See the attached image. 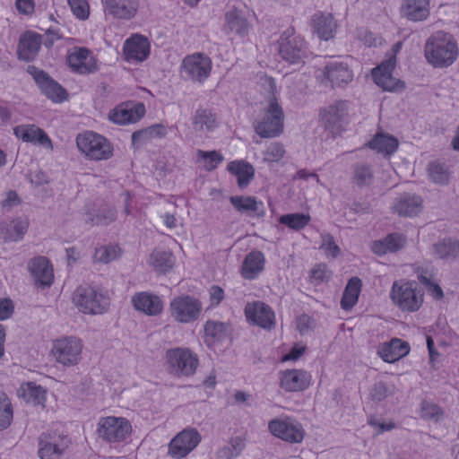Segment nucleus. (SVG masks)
Segmentation results:
<instances>
[{
    "mask_svg": "<svg viewBox=\"0 0 459 459\" xmlns=\"http://www.w3.org/2000/svg\"><path fill=\"white\" fill-rule=\"evenodd\" d=\"M321 248L325 250L328 257L335 258L340 254V247L336 245L331 234L323 236Z\"/></svg>",
    "mask_w": 459,
    "mask_h": 459,
    "instance_id": "56",
    "label": "nucleus"
},
{
    "mask_svg": "<svg viewBox=\"0 0 459 459\" xmlns=\"http://www.w3.org/2000/svg\"><path fill=\"white\" fill-rule=\"evenodd\" d=\"M247 320L264 329H271L275 325L273 310L262 301L247 303L245 307Z\"/></svg>",
    "mask_w": 459,
    "mask_h": 459,
    "instance_id": "21",
    "label": "nucleus"
},
{
    "mask_svg": "<svg viewBox=\"0 0 459 459\" xmlns=\"http://www.w3.org/2000/svg\"><path fill=\"white\" fill-rule=\"evenodd\" d=\"M66 62L71 71L78 74H89L98 69L97 59L92 52L84 47H74L70 49Z\"/></svg>",
    "mask_w": 459,
    "mask_h": 459,
    "instance_id": "16",
    "label": "nucleus"
},
{
    "mask_svg": "<svg viewBox=\"0 0 459 459\" xmlns=\"http://www.w3.org/2000/svg\"><path fill=\"white\" fill-rule=\"evenodd\" d=\"M166 359L171 370L177 375L190 376L199 364L197 356L188 349L174 348L168 350Z\"/></svg>",
    "mask_w": 459,
    "mask_h": 459,
    "instance_id": "9",
    "label": "nucleus"
},
{
    "mask_svg": "<svg viewBox=\"0 0 459 459\" xmlns=\"http://www.w3.org/2000/svg\"><path fill=\"white\" fill-rule=\"evenodd\" d=\"M210 303L211 306H218L224 299V290L222 288L217 285L211 287L210 290Z\"/></svg>",
    "mask_w": 459,
    "mask_h": 459,
    "instance_id": "61",
    "label": "nucleus"
},
{
    "mask_svg": "<svg viewBox=\"0 0 459 459\" xmlns=\"http://www.w3.org/2000/svg\"><path fill=\"white\" fill-rule=\"evenodd\" d=\"M197 157L200 160L204 161V167L208 171L215 169L224 160L222 154L217 151L206 152L198 150Z\"/></svg>",
    "mask_w": 459,
    "mask_h": 459,
    "instance_id": "47",
    "label": "nucleus"
},
{
    "mask_svg": "<svg viewBox=\"0 0 459 459\" xmlns=\"http://www.w3.org/2000/svg\"><path fill=\"white\" fill-rule=\"evenodd\" d=\"M395 65L396 57L394 54L372 69L371 74L375 83L384 91H401L405 87L403 82L394 78L392 75Z\"/></svg>",
    "mask_w": 459,
    "mask_h": 459,
    "instance_id": "12",
    "label": "nucleus"
},
{
    "mask_svg": "<svg viewBox=\"0 0 459 459\" xmlns=\"http://www.w3.org/2000/svg\"><path fill=\"white\" fill-rule=\"evenodd\" d=\"M420 415L423 419L437 420L443 415V411L438 405L428 401H423L421 403Z\"/></svg>",
    "mask_w": 459,
    "mask_h": 459,
    "instance_id": "53",
    "label": "nucleus"
},
{
    "mask_svg": "<svg viewBox=\"0 0 459 459\" xmlns=\"http://www.w3.org/2000/svg\"><path fill=\"white\" fill-rule=\"evenodd\" d=\"M121 255V249L118 246H104L96 248L94 254V259L101 263H109Z\"/></svg>",
    "mask_w": 459,
    "mask_h": 459,
    "instance_id": "49",
    "label": "nucleus"
},
{
    "mask_svg": "<svg viewBox=\"0 0 459 459\" xmlns=\"http://www.w3.org/2000/svg\"><path fill=\"white\" fill-rule=\"evenodd\" d=\"M227 169L238 179V185L240 188L247 187L255 175V169L253 166L244 160H233L230 161Z\"/></svg>",
    "mask_w": 459,
    "mask_h": 459,
    "instance_id": "38",
    "label": "nucleus"
},
{
    "mask_svg": "<svg viewBox=\"0 0 459 459\" xmlns=\"http://www.w3.org/2000/svg\"><path fill=\"white\" fill-rule=\"evenodd\" d=\"M132 431V424L125 417L106 416L100 418L98 422V436L109 444H119L126 441Z\"/></svg>",
    "mask_w": 459,
    "mask_h": 459,
    "instance_id": "5",
    "label": "nucleus"
},
{
    "mask_svg": "<svg viewBox=\"0 0 459 459\" xmlns=\"http://www.w3.org/2000/svg\"><path fill=\"white\" fill-rule=\"evenodd\" d=\"M358 38L368 47L377 46V44L381 41V39L375 37L370 31L365 29L358 30Z\"/></svg>",
    "mask_w": 459,
    "mask_h": 459,
    "instance_id": "60",
    "label": "nucleus"
},
{
    "mask_svg": "<svg viewBox=\"0 0 459 459\" xmlns=\"http://www.w3.org/2000/svg\"><path fill=\"white\" fill-rule=\"evenodd\" d=\"M423 292L414 281L400 280L393 283L390 298L403 312H416L423 304Z\"/></svg>",
    "mask_w": 459,
    "mask_h": 459,
    "instance_id": "2",
    "label": "nucleus"
},
{
    "mask_svg": "<svg viewBox=\"0 0 459 459\" xmlns=\"http://www.w3.org/2000/svg\"><path fill=\"white\" fill-rule=\"evenodd\" d=\"M353 79L352 71L349 68L348 65L343 62L333 61L330 62L322 71L323 83L329 82L332 87H342L351 82Z\"/></svg>",
    "mask_w": 459,
    "mask_h": 459,
    "instance_id": "22",
    "label": "nucleus"
},
{
    "mask_svg": "<svg viewBox=\"0 0 459 459\" xmlns=\"http://www.w3.org/2000/svg\"><path fill=\"white\" fill-rule=\"evenodd\" d=\"M346 111L347 103L346 101L341 100L320 112L321 121L324 123L325 129L328 130L333 137L340 135L344 130L343 125Z\"/></svg>",
    "mask_w": 459,
    "mask_h": 459,
    "instance_id": "19",
    "label": "nucleus"
},
{
    "mask_svg": "<svg viewBox=\"0 0 459 459\" xmlns=\"http://www.w3.org/2000/svg\"><path fill=\"white\" fill-rule=\"evenodd\" d=\"M361 289L362 281L359 277H351L348 281L340 302L343 310L349 311L358 303Z\"/></svg>",
    "mask_w": 459,
    "mask_h": 459,
    "instance_id": "39",
    "label": "nucleus"
},
{
    "mask_svg": "<svg viewBox=\"0 0 459 459\" xmlns=\"http://www.w3.org/2000/svg\"><path fill=\"white\" fill-rule=\"evenodd\" d=\"M264 255L261 251H251L243 261L241 275L244 279L254 280L264 271Z\"/></svg>",
    "mask_w": 459,
    "mask_h": 459,
    "instance_id": "33",
    "label": "nucleus"
},
{
    "mask_svg": "<svg viewBox=\"0 0 459 459\" xmlns=\"http://www.w3.org/2000/svg\"><path fill=\"white\" fill-rule=\"evenodd\" d=\"M227 325L221 322L208 320L204 325V342L212 347L226 336Z\"/></svg>",
    "mask_w": 459,
    "mask_h": 459,
    "instance_id": "40",
    "label": "nucleus"
},
{
    "mask_svg": "<svg viewBox=\"0 0 459 459\" xmlns=\"http://www.w3.org/2000/svg\"><path fill=\"white\" fill-rule=\"evenodd\" d=\"M422 202L420 195L405 194L396 200L394 209L399 215L412 217L421 212Z\"/></svg>",
    "mask_w": 459,
    "mask_h": 459,
    "instance_id": "34",
    "label": "nucleus"
},
{
    "mask_svg": "<svg viewBox=\"0 0 459 459\" xmlns=\"http://www.w3.org/2000/svg\"><path fill=\"white\" fill-rule=\"evenodd\" d=\"M73 301L84 314H103L109 307L107 292L99 291L91 286H79L74 293Z\"/></svg>",
    "mask_w": 459,
    "mask_h": 459,
    "instance_id": "3",
    "label": "nucleus"
},
{
    "mask_svg": "<svg viewBox=\"0 0 459 459\" xmlns=\"http://www.w3.org/2000/svg\"><path fill=\"white\" fill-rule=\"evenodd\" d=\"M41 44V35L37 32L26 31L21 36L19 40L18 57L25 61L33 60L37 56Z\"/></svg>",
    "mask_w": 459,
    "mask_h": 459,
    "instance_id": "28",
    "label": "nucleus"
},
{
    "mask_svg": "<svg viewBox=\"0 0 459 459\" xmlns=\"http://www.w3.org/2000/svg\"><path fill=\"white\" fill-rule=\"evenodd\" d=\"M285 151L280 143H272L264 153V160L268 162H277L284 156Z\"/></svg>",
    "mask_w": 459,
    "mask_h": 459,
    "instance_id": "58",
    "label": "nucleus"
},
{
    "mask_svg": "<svg viewBox=\"0 0 459 459\" xmlns=\"http://www.w3.org/2000/svg\"><path fill=\"white\" fill-rule=\"evenodd\" d=\"M13 134L22 142L43 147L48 152L54 149L49 136L35 125H19L13 128Z\"/></svg>",
    "mask_w": 459,
    "mask_h": 459,
    "instance_id": "23",
    "label": "nucleus"
},
{
    "mask_svg": "<svg viewBox=\"0 0 459 459\" xmlns=\"http://www.w3.org/2000/svg\"><path fill=\"white\" fill-rule=\"evenodd\" d=\"M13 420V407L11 400L0 392V431L8 429Z\"/></svg>",
    "mask_w": 459,
    "mask_h": 459,
    "instance_id": "43",
    "label": "nucleus"
},
{
    "mask_svg": "<svg viewBox=\"0 0 459 459\" xmlns=\"http://www.w3.org/2000/svg\"><path fill=\"white\" fill-rule=\"evenodd\" d=\"M27 72L33 77L41 92L54 102L61 103L67 99V92L58 82L47 73L34 65H29Z\"/></svg>",
    "mask_w": 459,
    "mask_h": 459,
    "instance_id": "14",
    "label": "nucleus"
},
{
    "mask_svg": "<svg viewBox=\"0 0 459 459\" xmlns=\"http://www.w3.org/2000/svg\"><path fill=\"white\" fill-rule=\"evenodd\" d=\"M15 7L19 13L31 15L35 10L34 0H15Z\"/></svg>",
    "mask_w": 459,
    "mask_h": 459,
    "instance_id": "59",
    "label": "nucleus"
},
{
    "mask_svg": "<svg viewBox=\"0 0 459 459\" xmlns=\"http://www.w3.org/2000/svg\"><path fill=\"white\" fill-rule=\"evenodd\" d=\"M73 14L79 20L85 21L90 16L88 0H67Z\"/></svg>",
    "mask_w": 459,
    "mask_h": 459,
    "instance_id": "52",
    "label": "nucleus"
},
{
    "mask_svg": "<svg viewBox=\"0 0 459 459\" xmlns=\"http://www.w3.org/2000/svg\"><path fill=\"white\" fill-rule=\"evenodd\" d=\"M418 279L420 283L426 286L429 294L432 298L437 300L443 298L444 293L441 287L438 284L431 281L430 279H429L427 276L423 274H420L418 276Z\"/></svg>",
    "mask_w": 459,
    "mask_h": 459,
    "instance_id": "57",
    "label": "nucleus"
},
{
    "mask_svg": "<svg viewBox=\"0 0 459 459\" xmlns=\"http://www.w3.org/2000/svg\"><path fill=\"white\" fill-rule=\"evenodd\" d=\"M201 440V436L194 429H184L174 437L169 444V455L181 459L194 450Z\"/></svg>",
    "mask_w": 459,
    "mask_h": 459,
    "instance_id": "18",
    "label": "nucleus"
},
{
    "mask_svg": "<svg viewBox=\"0 0 459 459\" xmlns=\"http://www.w3.org/2000/svg\"><path fill=\"white\" fill-rule=\"evenodd\" d=\"M433 252L439 258H456L459 257V242L451 239H443L441 242L433 246Z\"/></svg>",
    "mask_w": 459,
    "mask_h": 459,
    "instance_id": "44",
    "label": "nucleus"
},
{
    "mask_svg": "<svg viewBox=\"0 0 459 459\" xmlns=\"http://www.w3.org/2000/svg\"><path fill=\"white\" fill-rule=\"evenodd\" d=\"M428 171L429 178L435 183L445 184L449 179V171L444 164L437 161L431 162Z\"/></svg>",
    "mask_w": 459,
    "mask_h": 459,
    "instance_id": "50",
    "label": "nucleus"
},
{
    "mask_svg": "<svg viewBox=\"0 0 459 459\" xmlns=\"http://www.w3.org/2000/svg\"><path fill=\"white\" fill-rule=\"evenodd\" d=\"M103 12L117 20L130 21L139 11V0H101Z\"/></svg>",
    "mask_w": 459,
    "mask_h": 459,
    "instance_id": "20",
    "label": "nucleus"
},
{
    "mask_svg": "<svg viewBox=\"0 0 459 459\" xmlns=\"http://www.w3.org/2000/svg\"><path fill=\"white\" fill-rule=\"evenodd\" d=\"M311 382V375L301 369H287L281 373L280 385L287 392H300L307 389Z\"/></svg>",
    "mask_w": 459,
    "mask_h": 459,
    "instance_id": "25",
    "label": "nucleus"
},
{
    "mask_svg": "<svg viewBox=\"0 0 459 459\" xmlns=\"http://www.w3.org/2000/svg\"><path fill=\"white\" fill-rule=\"evenodd\" d=\"M367 145L377 153L388 157L397 151L399 143L395 137L390 134L377 133Z\"/></svg>",
    "mask_w": 459,
    "mask_h": 459,
    "instance_id": "35",
    "label": "nucleus"
},
{
    "mask_svg": "<svg viewBox=\"0 0 459 459\" xmlns=\"http://www.w3.org/2000/svg\"><path fill=\"white\" fill-rule=\"evenodd\" d=\"M29 270L36 286L43 289L53 283V267L46 257L39 256L32 259L29 264Z\"/></svg>",
    "mask_w": 459,
    "mask_h": 459,
    "instance_id": "27",
    "label": "nucleus"
},
{
    "mask_svg": "<svg viewBox=\"0 0 459 459\" xmlns=\"http://www.w3.org/2000/svg\"><path fill=\"white\" fill-rule=\"evenodd\" d=\"M29 222L26 220L13 221L10 229H6V238L13 241L20 240L28 230Z\"/></svg>",
    "mask_w": 459,
    "mask_h": 459,
    "instance_id": "51",
    "label": "nucleus"
},
{
    "mask_svg": "<svg viewBox=\"0 0 459 459\" xmlns=\"http://www.w3.org/2000/svg\"><path fill=\"white\" fill-rule=\"evenodd\" d=\"M150 264L155 270L165 273L172 269L175 257L170 251L155 249L150 255Z\"/></svg>",
    "mask_w": 459,
    "mask_h": 459,
    "instance_id": "41",
    "label": "nucleus"
},
{
    "mask_svg": "<svg viewBox=\"0 0 459 459\" xmlns=\"http://www.w3.org/2000/svg\"><path fill=\"white\" fill-rule=\"evenodd\" d=\"M311 25L319 39L329 40L336 33L337 24L331 13H316L312 18Z\"/></svg>",
    "mask_w": 459,
    "mask_h": 459,
    "instance_id": "30",
    "label": "nucleus"
},
{
    "mask_svg": "<svg viewBox=\"0 0 459 459\" xmlns=\"http://www.w3.org/2000/svg\"><path fill=\"white\" fill-rule=\"evenodd\" d=\"M201 310V302L188 295L176 297L170 302L171 316L179 323L186 324L195 321Z\"/></svg>",
    "mask_w": 459,
    "mask_h": 459,
    "instance_id": "10",
    "label": "nucleus"
},
{
    "mask_svg": "<svg viewBox=\"0 0 459 459\" xmlns=\"http://www.w3.org/2000/svg\"><path fill=\"white\" fill-rule=\"evenodd\" d=\"M458 56L457 44L449 33L437 31L427 41L425 56L428 62L435 67L451 65Z\"/></svg>",
    "mask_w": 459,
    "mask_h": 459,
    "instance_id": "1",
    "label": "nucleus"
},
{
    "mask_svg": "<svg viewBox=\"0 0 459 459\" xmlns=\"http://www.w3.org/2000/svg\"><path fill=\"white\" fill-rule=\"evenodd\" d=\"M224 28L243 38L249 34L252 25L242 11L232 9L225 14Z\"/></svg>",
    "mask_w": 459,
    "mask_h": 459,
    "instance_id": "31",
    "label": "nucleus"
},
{
    "mask_svg": "<svg viewBox=\"0 0 459 459\" xmlns=\"http://www.w3.org/2000/svg\"><path fill=\"white\" fill-rule=\"evenodd\" d=\"M13 313V305L10 299H0V320L9 318Z\"/></svg>",
    "mask_w": 459,
    "mask_h": 459,
    "instance_id": "62",
    "label": "nucleus"
},
{
    "mask_svg": "<svg viewBox=\"0 0 459 459\" xmlns=\"http://www.w3.org/2000/svg\"><path fill=\"white\" fill-rule=\"evenodd\" d=\"M134 307L149 316H157L163 309V302L160 297L149 292H137L132 298Z\"/></svg>",
    "mask_w": 459,
    "mask_h": 459,
    "instance_id": "29",
    "label": "nucleus"
},
{
    "mask_svg": "<svg viewBox=\"0 0 459 459\" xmlns=\"http://www.w3.org/2000/svg\"><path fill=\"white\" fill-rule=\"evenodd\" d=\"M406 242V238L398 233H391L382 240L374 241L371 245L372 251L377 255H385L389 252H396Z\"/></svg>",
    "mask_w": 459,
    "mask_h": 459,
    "instance_id": "37",
    "label": "nucleus"
},
{
    "mask_svg": "<svg viewBox=\"0 0 459 459\" xmlns=\"http://www.w3.org/2000/svg\"><path fill=\"white\" fill-rule=\"evenodd\" d=\"M311 221L309 214L305 213H288L281 215L279 219L280 223L295 230L304 229Z\"/></svg>",
    "mask_w": 459,
    "mask_h": 459,
    "instance_id": "45",
    "label": "nucleus"
},
{
    "mask_svg": "<svg viewBox=\"0 0 459 459\" xmlns=\"http://www.w3.org/2000/svg\"><path fill=\"white\" fill-rule=\"evenodd\" d=\"M387 388L383 383H377L374 385L371 396L373 399L376 400H382L384 397L386 396Z\"/></svg>",
    "mask_w": 459,
    "mask_h": 459,
    "instance_id": "64",
    "label": "nucleus"
},
{
    "mask_svg": "<svg viewBox=\"0 0 459 459\" xmlns=\"http://www.w3.org/2000/svg\"><path fill=\"white\" fill-rule=\"evenodd\" d=\"M279 54L290 64L304 63L307 55V44L305 40L295 36L293 28L285 30L279 40Z\"/></svg>",
    "mask_w": 459,
    "mask_h": 459,
    "instance_id": "6",
    "label": "nucleus"
},
{
    "mask_svg": "<svg viewBox=\"0 0 459 459\" xmlns=\"http://www.w3.org/2000/svg\"><path fill=\"white\" fill-rule=\"evenodd\" d=\"M261 137H275L283 130V111L275 97L271 100L263 119L255 126Z\"/></svg>",
    "mask_w": 459,
    "mask_h": 459,
    "instance_id": "7",
    "label": "nucleus"
},
{
    "mask_svg": "<svg viewBox=\"0 0 459 459\" xmlns=\"http://www.w3.org/2000/svg\"><path fill=\"white\" fill-rule=\"evenodd\" d=\"M372 172L368 166L361 165L355 168L353 183L359 186H364L370 183Z\"/></svg>",
    "mask_w": 459,
    "mask_h": 459,
    "instance_id": "55",
    "label": "nucleus"
},
{
    "mask_svg": "<svg viewBox=\"0 0 459 459\" xmlns=\"http://www.w3.org/2000/svg\"><path fill=\"white\" fill-rule=\"evenodd\" d=\"M145 114L143 103H121L114 108L109 114V120L118 125H127L139 121Z\"/></svg>",
    "mask_w": 459,
    "mask_h": 459,
    "instance_id": "24",
    "label": "nucleus"
},
{
    "mask_svg": "<svg viewBox=\"0 0 459 459\" xmlns=\"http://www.w3.org/2000/svg\"><path fill=\"white\" fill-rule=\"evenodd\" d=\"M76 144L82 153L89 160H105L113 155V146L107 138L92 131L79 134Z\"/></svg>",
    "mask_w": 459,
    "mask_h": 459,
    "instance_id": "4",
    "label": "nucleus"
},
{
    "mask_svg": "<svg viewBox=\"0 0 459 459\" xmlns=\"http://www.w3.org/2000/svg\"><path fill=\"white\" fill-rule=\"evenodd\" d=\"M219 119L212 108H199L193 117V126L197 131H213L219 126Z\"/></svg>",
    "mask_w": 459,
    "mask_h": 459,
    "instance_id": "36",
    "label": "nucleus"
},
{
    "mask_svg": "<svg viewBox=\"0 0 459 459\" xmlns=\"http://www.w3.org/2000/svg\"><path fill=\"white\" fill-rule=\"evenodd\" d=\"M19 392L21 393V396H22L26 402L44 406L46 402V390L41 386L36 385L34 383L28 382L21 385Z\"/></svg>",
    "mask_w": 459,
    "mask_h": 459,
    "instance_id": "42",
    "label": "nucleus"
},
{
    "mask_svg": "<svg viewBox=\"0 0 459 459\" xmlns=\"http://www.w3.org/2000/svg\"><path fill=\"white\" fill-rule=\"evenodd\" d=\"M305 350H306L305 346H302V345H299V344H295L291 348L290 352L285 354L282 357V360L283 361L297 360L298 359H299L303 355V353L305 352Z\"/></svg>",
    "mask_w": 459,
    "mask_h": 459,
    "instance_id": "63",
    "label": "nucleus"
},
{
    "mask_svg": "<svg viewBox=\"0 0 459 459\" xmlns=\"http://www.w3.org/2000/svg\"><path fill=\"white\" fill-rule=\"evenodd\" d=\"M332 271L329 270L325 264L316 265L310 272V279L312 282L319 283L328 281L332 277Z\"/></svg>",
    "mask_w": 459,
    "mask_h": 459,
    "instance_id": "54",
    "label": "nucleus"
},
{
    "mask_svg": "<svg viewBox=\"0 0 459 459\" xmlns=\"http://www.w3.org/2000/svg\"><path fill=\"white\" fill-rule=\"evenodd\" d=\"M268 429L274 437L291 444L301 443L305 437L302 425L290 418L272 420Z\"/></svg>",
    "mask_w": 459,
    "mask_h": 459,
    "instance_id": "11",
    "label": "nucleus"
},
{
    "mask_svg": "<svg viewBox=\"0 0 459 459\" xmlns=\"http://www.w3.org/2000/svg\"><path fill=\"white\" fill-rule=\"evenodd\" d=\"M69 446L65 436L43 433L39 439V456L40 459H65Z\"/></svg>",
    "mask_w": 459,
    "mask_h": 459,
    "instance_id": "15",
    "label": "nucleus"
},
{
    "mask_svg": "<svg viewBox=\"0 0 459 459\" xmlns=\"http://www.w3.org/2000/svg\"><path fill=\"white\" fill-rule=\"evenodd\" d=\"M116 218V212L113 208L105 206L98 210L94 215L88 212V217L85 219L86 222H91L92 225H107L113 221Z\"/></svg>",
    "mask_w": 459,
    "mask_h": 459,
    "instance_id": "46",
    "label": "nucleus"
},
{
    "mask_svg": "<svg viewBox=\"0 0 459 459\" xmlns=\"http://www.w3.org/2000/svg\"><path fill=\"white\" fill-rule=\"evenodd\" d=\"M429 4L430 0H403L401 13L413 22L424 21L429 15Z\"/></svg>",
    "mask_w": 459,
    "mask_h": 459,
    "instance_id": "32",
    "label": "nucleus"
},
{
    "mask_svg": "<svg viewBox=\"0 0 459 459\" xmlns=\"http://www.w3.org/2000/svg\"><path fill=\"white\" fill-rule=\"evenodd\" d=\"M82 342L76 337H63L54 341L52 354L64 366H74L81 359Z\"/></svg>",
    "mask_w": 459,
    "mask_h": 459,
    "instance_id": "8",
    "label": "nucleus"
},
{
    "mask_svg": "<svg viewBox=\"0 0 459 459\" xmlns=\"http://www.w3.org/2000/svg\"><path fill=\"white\" fill-rule=\"evenodd\" d=\"M411 351L410 344L400 338H392L381 343L377 348V355L387 363H394L407 356Z\"/></svg>",
    "mask_w": 459,
    "mask_h": 459,
    "instance_id": "26",
    "label": "nucleus"
},
{
    "mask_svg": "<svg viewBox=\"0 0 459 459\" xmlns=\"http://www.w3.org/2000/svg\"><path fill=\"white\" fill-rule=\"evenodd\" d=\"M150 54V40L143 34L134 33L124 42L123 55L128 63H142L149 57Z\"/></svg>",
    "mask_w": 459,
    "mask_h": 459,
    "instance_id": "17",
    "label": "nucleus"
},
{
    "mask_svg": "<svg viewBox=\"0 0 459 459\" xmlns=\"http://www.w3.org/2000/svg\"><path fill=\"white\" fill-rule=\"evenodd\" d=\"M183 72L194 82H203L211 74L212 63L209 56L202 53L186 56L182 61Z\"/></svg>",
    "mask_w": 459,
    "mask_h": 459,
    "instance_id": "13",
    "label": "nucleus"
},
{
    "mask_svg": "<svg viewBox=\"0 0 459 459\" xmlns=\"http://www.w3.org/2000/svg\"><path fill=\"white\" fill-rule=\"evenodd\" d=\"M230 203L238 212H255L258 209V204H263L262 202L258 203L255 197L252 196H231Z\"/></svg>",
    "mask_w": 459,
    "mask_h": 459,
    "instance_id": "48",
    "label": "nucleus"
}]
</instances>
